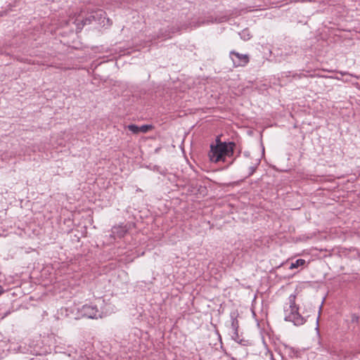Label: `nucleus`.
<instances>
[{"label":"nucleus","instance_id":"obj_13","mask_svg":"<svg viewBox=\"0 0 360 360\" xmlns=\"http://www.w3.org/2000/svg\"><path fill=\"white\" fill-rule=\"evenodd\" d=\"M96 18V16L94 15H91L90 16H89L88 18H85L84 20H83V25H87V24H90L92 21V20H95Z\"/></svg>","mask_w":360,"mask_h":360},{"label":"nucleus","instance_id":"obj_6","mask_svg":"<svg viewBox=\"0 0 360 360\" xmlns=\"http://www.w3.org/2000/svg\"><path fill=\"white\" fill-rule=\"evenodd\" d=\"M127 231L128 229L127 228L126 226H115L111 229L110 236L114 239L117 238H122L125 236Z\"/></svg>","mask_w":360,"mask_h":360},{"label":"nucleus","instance_id":"obj_16","mask_svg":"<svg viewBox=\"0 0 360 360\" xmlns=\"http://www.w3.org/2000/svg\"><path fill=\"white\" fill-rule=\"evenodd\" d=\"M292 2L304 1V0H291Z\"/></svg>","mask_w":360,"mask_h":360},{"label":"nucleus","instance_id":"obj_10","mask_svg":"<svg viewBox=\"0 0 360 360\" xmlns=\"http://www.w3.org/2000/svg\"><path fill=\"white\" fill-rule=\"evenodd\" d=\"M174 30H172V32H169V31H167L165 30V32H163L162 30L160 32V34L158 35V38H165V39H167V38H171L172 37V34L171 33H174Z\"/></svg>","mask_w":360,"mask_h":360},{"label":"nucleus","instance_id":"obj_11","mask_svg":"<svg viewBox=\"0 0 360 360\" xmlns=\"http://www.w3.org/2000/svg\"><path fill=\"white\" fill-rule=\"evenodd\" d=\"M127 128L129 131H131L134 134H138L139 133V127L135 125V124H129L128 125Z\"/></svg>","mask_w":360,"mask_h":360},{"label":"nucleus","instance_id":"obj_1","mask_svg":"<svg viewBox=\"0 0 360 360\" xmlns=\"http://www.w3.org/2000/svg\"><path fill=\"white\" fill-rule=\"evenodd\" d=\"M236 144L233 142H221L217 139L215 146L211 145L209 153L210 160L213 162L225 161L226 157H230L233 153V148Z\"/></svg>","mask_w":360,"mask_h":360},{"label":"nucleus","instance_id":"obj_4","mask_svg":"<svg viewBox=\"0 0 360 360\" xmlns=\"http://www.w3.org/2000/svg\"><path fill=\"white\" fill-rule=\"evenodd\" d=\"M230 58L233 61V66L236 68L244 67L250 61V57L248 54L239 53L235 51L230 52Z\"/></svg>","mask_w":360,"mask_h":360},{"label":"nucleus","instance_id":"obj_15","mask_svg":"<svg viewBox=\"0 0 360 360\" xmlns=\"http://www.w3.org/2000/svg\"><path fill=\"white\" fill-rule=\"evenodd\" d=\"M4 292V289L2 286L0 285V295Z\"/></svg>","mask_w":360,"mask_h":360},{"label":"nucleus","instance_id":"obj_17","mask_svg":"<svg viewBox=\"0 0 360 360\" xmlns=\"http://www.w3.org/2000/svg\"><path fill=\"white\" fill-rule=\"evenodd\" d=\"M340 74H341L342 75H347V73H346V72H340Z\"/></svg>","mask_w":360,"mask_h":360},{"label":"nucleus","instance_id":"obj_8","mask_svg":"<svg viewBox=\"0 0 360 360\" xmlns=\"http://www.w3.org/2000/svg\"><path fill=\"white\" fill-rule=\"evenodd\" d=\"M259 163L260 160L258 158H256L254 162L251 163V165L248 167V176L254 174Z\"/></svg>","mask_w":360,"mask_h":360},{"label":"nucleus","instance_id":"obj_2","mask_svg":"<svg viewBox=\"0 0 360 360\" xmlns=\"http://www.w3.org/2000/svg\"><path fill=\"white\" fill-rule=\"evenodd\" d=\"M295 295H290L288 297V303L284 307V319L286 321L292 322L295 326H301L304 323V318L299 313V307L295 303Z\"/></svg>","mask_w":360,"mask_h":360},{"label":"nucleus","instance_id":"obj_12","mask_svg":"<svg viewBox=\"0 0 360 360\" xmlns=\"http://www.w3.org/2000/svg\"><path fill=\"white\" fill-rule=\"evenodd\" d=\"M152 128L153 127L151 125L144 124L141 127H139V132L146 133Z\"/></svg>","mask_w":360,"mask_h":360},{"label":"nucleus","instance_id":"obj_7","mask_svg":"<svg viewBox=\"0 0 360 360\" xmlns=\"http://www.w3.org/2000/svg\"><path fill=\"white\" fill-rule=\"evenodd\" d=\"M226 20V16H223V17H221L219 18H209V19H207L206 21H202V22H200L198 24H197L195 26H200L201 25H205V24H208L210 22L211 23H220V22H224Z\"/></svg>","mask_w":360,"mask_h":360},{"label":"nucleus","instance_id":"obj_3","mask_svg":"<svg viewBox=\"0 0 360 360\" xmlns=\"http://www.w3.org/2000/svg\"><path fill=\"white\" fill-rule=\"evenodd\" d=\"M238 313L237 311H233L230 314L231 317V338L236 341V342H238L240 344H242L243 340H241L238 335V328H239V323L238 320Z\"/></svg>","mask_w":360,"mask_h":360},{"label":"nucleus","instance_id":"obj_14","mask_svg":"<svg viewBox=\"0 0 360 360\" xmlns=\"http://www.w3.org/2000/svg\"><path fill=\"white\" fill-rule=\"evenodd\" d=\"M103 13H104L102 11H98L96 12V14L99 16H102Z\"/></svg>","mask_w":360,"mask_h":360},{"label":"nucleus","instance_id":"obj_9","mask_svg":"<svg viewBox=\"0 0 360 360\" xmlns=\"http://www.w3.org/2000/svg\"><path fill=\"white\" fill-rule=\"evenodd\" d=\"M305 263H306V261L304 259H298L295 262L291 263V264L290 266V269H292L297 268L298 266L304 265Z\"/></svg>","mask_w":360,"mask_h":360},{"label":"nucleus","instance_id":"obj_5","mask_svg":"<svg viewBox=\"0 0 360 360\" xmlns=\"http://www.w3.org/2000/svg\"><path fill=\"white\" fill-rule=\"evenodd\" d=\"M81 313L83 316L89 319H98L101 316L98 308L96 306L84 305L81 309Z\"/></svg>","mask_w":360,"mask_h":360}]
</instances>
